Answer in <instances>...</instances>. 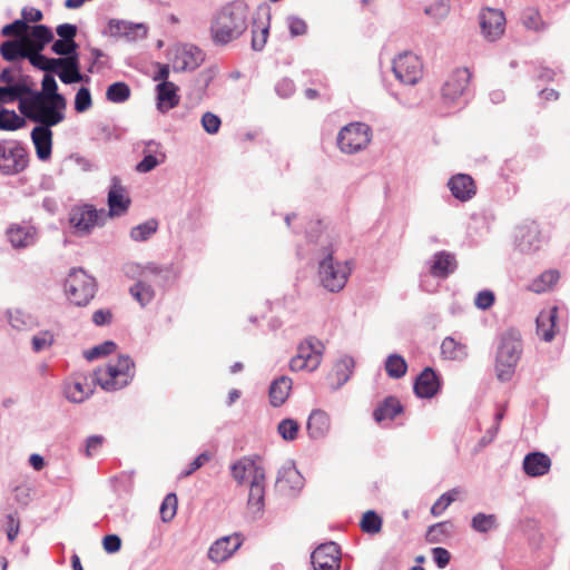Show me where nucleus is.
Returning <instances> with one entry per match:
<instances>
[{
    "label": "nucleus",
    "instance_id": "13d9d810",
    "mask_svg": "<svg viewBox=\"0 0 570 570\" xmlns=\"http://www.w3.org/2000/svg\"><path fill=\"white\" fill-rule=\"evenodd\" d=\"M117 345L112 341H106L99 345L94 346L89 351L85 352V357L88 361H94L100 356H106L111 354L116 350Z\"/></svg>",
    "mask_w": 570,
    "mask_h": 570
},
{
    "label": "nucleus",
    "instance_id": "e2e57ef3",
    "mask_svg": "<svg viewBox=\"0 0 570 570\" xmlns=\"http://www.w3.org/2000/svg\"><path fill=\"white\" fill-rule=\"evenodd\" d=\"M29 26L22 19L16 20L12 23L6 24L1 33L6 37L16 36L17 38L27 37L26 32L28 31Z\"/></svg>",
    "mask_w": 570,
    "mask_h": 570
},
{
    "label": "nucleus",
    "instance_id": "0eeeda50",
    "mask_svg": "<svg viewBox=\"0 0 570 570\" xmlns=\"http://www.w3.org/2000/svg\"><path fill=\"white\" fill-rule=\"evenodd\" d=\"M65 292L71 303L85 306L95 296V279L82 268H72L65 282Z\"/></svg>",
    "mask_w": 570,
    "mask_h": 570
},
{
    "label": "nucleus",
    "instance_id": "58836bf2",
    "mask_svg": "<svg viewBox=\"0 0 570 570\" xmlns=\"http://www.w3.org/2000/svg\"><path fill=\"white\" fill-rule=\"evenodd\" d=\"M6 314L10 326L17 331H27L36 326L35 317L22 309H8Z\"/></svg>",
    "mask_w": 570,
    "mask_h": 570
},
{
    "label": "nucleus",
    "instance_id": "4d7b16f0",
    "mask_svg": "<svg viewBox=\"0 0 570 570\" xmlns=\"http://www.w3.org/2000/svg\"><path fill=\"white\" fill-rule=\"evenodd\" d=\"M176 510H177V497L175 493H168L161 505H160V515H161V519L164 522H168L170 521L175 514H176Z\"/></svg>",
    "mask_w": 570,
    "mask_h": 570
},
{
    "label": "nucleus",
    "instance_id": "37998d69",
    "mask_svg": "<svg viewBox=\"0 0 570 570\" xmlns=\"http://www.w3.org/2000/svg\"><path fill=\"white\" fill-rule=\"evenodd\" d=\"M158 229V222L156 219H148L130 229V238L134 242L148 240Z\"/></svg>",
    "mask_w": 570,
    "mask_h": 570
},
{
    "label": "nucleus",
    "instance_id": "864d4df0",
    "mask_svg": "<svg viewBox=\"0 0 570 570\" xmlns=\"http://www.w3.org/2000/svg\"><path fill=\"white\" fill-rule=\"evenodd\" d=\"M459 494V490L458 489H452L445 493H443L435 502L434 504L432 505L431 508V513L434 515V517H439L441 515L446 509L453 502L455 501L456 499V495Z\"/></svg>",
    "mask_w": 570,
    "mask_h": 570
},
{
    "label": "nucleus",
    "instance_id": "de8ad7c7",
    "mask_svg": "<svg viewBox=\"0 0 570 570\" xmlns=\"http://www.w3.org/2000/svg\"><path fill=\"white\" fill-rule=\"evenodd\" d=\"M106 97L109 101L115 104L125 102L130 97V88L126 82H114L107 88Z\"/></svg>",
    "mask_w": 570,
    "mask_h": 570
},
{
    "label": "nucleus",
    "instance_id": "4be33fe9",
    "mask_svg": "<svg viewBox=\"0 0 570 570\" xmlns=\"http://www.w3.org/2000/svg\"><path fill=\"white\" fill-rule=\"evenodd\" d=\"M7 237L13 248H27L36 244L37 230L30 225L13 224L7 229Z\"/></svg>",
    "mask_w": 570,
    "mask_h": 570
},
{
    "label": "nucleus",
    "instance_id": "c85d7f7f",
    "mask_svg": "<svg viewBox=\"0 0 570 570\" xmlns=\"http://www.w3.org/2000/svg\"><path fill=\"white\" fill-rule=\"evenodd\" d=\"M63 393L70 402L81 403L90 396L92 390L87 377L77 376L65 383Z\"/></svg>",
    "mask_w": 570,
    "mask_h": 570
},
{
    "label": "nucleus",
    "instance_id": "774afa93",
    "mask_svg": "<svg viewBox=\"0 0 570 570\" xmlns=\"http://www.w3.org/2000/svg\"><path fill=\"white\" fill-rule=\"evenodd\" d=\"M104 436L91 435L86 440L85 453L86 456L91 458L96 455L104 444Z\"/></svg>",
    "mask_w": 570,
    "mask_h": 570
},
{
    "label": "nucleus",
    "instance_id": "473e14b6",
    "mask_svg": "<svg viewBox=\"0 0 570 570\" xmlns=\"http://www.w3.org/2000/svg\"><path fill=\"white\" fill-rule=\"evenodd\" d=\"M29 35L27 36V46L29 49L43 50L46 45L53 40L51 29L45 24H36L29 27Z\"/></svg>",
    "mask_w": 570,
    "mask_h": 570
},
{
    "label": "nucleus",
    "instance_id": "338daca9",
    "mask_svg": "<svg viewBox=\"0 0 570 570\" xmlns=\"http://www.w3.org/2000/svg\"><path fill=\"white\" fill-rule=\"evenodd\" d=\"M202 125L206 132L214 135L218 132L222 121L217 115L207 111L202 117Z\"/></svg>",
    "mask_w": 570,
    "mask_h": 570
},
{
    "label": "nucleus",
    "instance_id": "79ce46f5",
    "mask_svg": "<svg viewBox=\"0 0 570 570\" xmlns=\"http://www.w3.org/2000/svg\"><path fill=\"white\" fill-rule=\"evenodd\" d=\"M129 292L141 307L148 305L155 297V291L146 279H139L130 287Z\"/></svg>",
    "mask_w": 570,
    "mask_h": 570
},
{
    "label": "nucleus",
    "instance_id": "2f4dec72",
    "mask_svg": "<svg viewBox=\"0 0 570 570\" xmlns=\"http://www.w3.org/2000/svg\"><path fill=\"white\" fill-rule=\"evenodd\" d=\"M558 317V308L552 307L542 311L537 316V334L546 342H551L554 337L556 320Z\"/></svg>",
    "mask_w": 570,
    "mask_h": 570
},
{
    "label": "nucleus",
    "instance_id": "5701e85b",
    "mask_svg": "<svg viewBox=\"0 0 570 570\" xmlns=\"http://www.w3.org/2000/svg\"><path fill=\"white\" fill-rule=\"evenodd\" d=\"M306 429L308 436L312 440H322L327 436L331 431V417L321 409H315L311 412Z\"/></svg>",
    "mask_w": 570,
    "mask_h": 570
},
{
    "label": "nucleus",
    "instance_id": "7ed1b4c3",
    "mask_svg": "<svg viewBox=\"0 0 570 570\" xmlns=\"http://www.w3.org/2000/svg\"><path fill=\"white\" fill-rule=\"evenodd\" d=\"M522 353L521 336L514 330L504 332L498 345L495 357L497 376L505 382L511 379Z\"/></svg>",
    "mask_w": 570,
    "mask_h": 570
},
{
    "label": "nucleus",
    "instance_id": "69168bd1",
    "mask_svg": "<svg viewBox=\"0 0 570 570\" xmlns=\"http://www.w3.org/2000/svg\"><path fill=\"white\" fill-rule=\"evenodd\" d=\"M286 23L292 37L303 36L307 32L306 22L297 16H288Z\"/></svg>",
    "mask_w": 570,
    "mask_h": 570
},
{
    "label": "nucleus",
    "instance_id": "c03bdc74",
    "mask_svg": "<svg viewBox=\"0 0 570 570\" xmlns=\"http://www.w3.org/2000/svg\"><path fill=\"white\" fill-rule=\"evenodd\" d=\"M353 367L354 360L351 356H343L336 362L334 366V375L336 377L337 384L335 389H340L350 380Z\"/></svg>",
    "mask_w": 570,
    "mask_h": 570
},
{
    "label": "nucleus",
    "instance_id": "bf43d9fd",
    "mask_svg": "<svg viewBox=\"0 0 570 570\" xmlns=\"http://www.w3.org/2000/svg\"><path fill=\"white\" fill-rule=\"evenodd\" d=\"M77 49H78L77 42H70V41L61 40V39L56 40L51 47V50L56 55L61 56L60 58H67V57L73 56V55H78Z\"/></svg>",
    "mask_w": 570,
    "mask_h": 570
},
{
    "label": "nucleus",
    "instance_id": "ddd939ff",
    "mask_svg": "<svg viewBox=\"0 0 570 570\" xmlns=\"http://www.w3.org/2000/svg\"><path fill=\"white\" fill-rule=\"evenodd\" d=\"M105 33L115 38H124L127 41H137L147 37L148 27L141 22L110 19Z\"/></svg>",
    "mask_w": 570,
    "mask_h": 570
},
{
    "label": "nucleus",
    "instance_id": "f8f14e48",
    "mask_svg": "<svg viewBox=\"0 0 570 570\" xmlns=\"http://www.w3.org/2000/svg\"><path fill=\"white\" fill-rule=\"evenodd\" d=\"M480 28L488 41H497L505 30V16L502 10L484 8L479 14Z\"/></svg>",
    "mask_w": 570,
    "mask_h": 570
},
{
    "label": "nucleus",
    "instance_id": "f704fd0d",
    "mask_svg": "<svg viewBox=\"0 0 570 570\" xmlns=\"http://www.w3.org/2000/svg\"><path fill=\"white\" fill-rule=\"evenodd\" d=\"M59 79L67 85L80 82V81H88L89 78L85 77L80 72V63H79V56L73 55L71 57H68V61L63 67H61L60 72H58Z\"/></svg>",
    "mask_w": 570,
    "mask_h": 570
},
{
    "label": "nucleus",
    "instance_id": "a211bd4d",
    "mask_svg": "<svg viewBox=\"0 0 570 570\" xmlns=\"http://www.w3.org/2000/svg\"><path fill=\"white\" fill-rule=\"evenodd\" d=\"M204 61V52L196 46L184 45L176 50L173 61L175 71L195 70Z\"/></svg>",
    "mask_w": 570,
    "mask_h": 570
},
{
    "label": "nucleus",
    "instance_id": "a18cd8bd",
    "mask_svg": "<svg viewBox=\"0 0 570 570\" xmlns=\"http://www.w3.org/2000/svg\"><path fill=\"white\" fill-rule=\"evenodd\" d=\"M26 117H20L14 110L2 108L0 110V129L17 130L26 125Z\"/></svg>",
    "mask_w": 570,
    "mask_h": 570
},
{
    "label": "nucleus",
    "instance_id": "5fc2aeb1",
    "mask_svg": "<svg viewBox=\"0 0 570 570\" xmlns=\"http://www.w3.org/2000/svg\"><path fill=\"white\" fill-rule=\"evenodd\" d=\"M53 343L55 335L48 330L37 333L31 338L32 351L36 353L49 348Z\"/></svg>",
    "mask_w": 570,
    "mask_h": 570
},
{
    "label": "nucleus",
    "instance_id": "c756f323",
    "mask_svg": "<svg viewBox=\"0 0 570 570\" xmlns=\"http://www.w3.org/2000/svg\"><path fill=\"white\" fill-rule=\"evenodd\" d=\"M455 268V256L445 250L435 253L430 264V273L433 276L441 278L448 277V275L453 273Z\"/></svg>",
    "mask_w": 570,
    "mask_h": 570
},
{
    "label": "nucleus",
    "instance_id": "2eb2a0df",
    "mask_svg": "<svg viewBox=\"0 0 570 570\" xmlns=\"http://www.w3.org/2000/svg\"><path fill=\"white\" fill-rule=\"evenodd\" d=\"M105 210L98 212L91 205L76 207L70 214V224L79 235L88 234L91 228L99 224V219L104 217Z\"/></svg>",
    "mask_w": 570,
    "mask_h": 570
},
{
    "label": "nucleus",
    "instance_id": "9d476101",
    "mask_svg": "<svg viewBox=\"0 0 570 570\" xmlns=\"http://www.w3.org/2000/svg\"><path fill=\"white\" fill-rule=\"evenodd\" d=\"M372 131L364 122H351L344 126L337 135V147L344 154H355L370 144Z\"/></svg>",
    "mask_w": 570,
    "mask_h": 570
},
{
    "label": "nucleus",
    "instance_id": "39448f33",
    "mask_svg": "<svg viewBox=\"0 0 570 570\" xmlns=\"http://www.w3.org/2000/svg\"><path fill=\"white\" fill-rule=\"evenodd\" d=\"M135 375V363L128 355H120L115 364L95 371V381L102 390L112 392L127 386Z\"/></svg>",
    "mask_w": 570,
    "mask_h": 570
},
{
    "label": "nucleus",
    "instance_id": "6e6552de",
    "mask_svg": "<svg viewBox=\"0 0 570 570\" xmlns=\"http://www.w3.org/2000/svg\"><path fill=\"white\" fill-rule=\"evenodd\" d=\"M325 345L315 336H308L297 346L296 355L291 360L292 371L314 372L322 363Z\"/></svg>",
    "mask_w": 570,
    "mask_h": 570
},
{
    "label": "nucleus",
    "instance_id": "f257e3e1",
    "mask_svg": "<svg viewBox=\"0 0 570 570\" xmlns=\"http://www.w3.org/2000/svg\"><path fill=\"white\" fill-rule=\"evenodd\" d=\"M247 27L248 6L242 0H235L213 14L209 31L216 46H225L238 39Z\"/></svg>",
    "mask_w": 570,
    "mask_h": 570
},
{
    "label": "nucleus",
    "instance_id": "6e6d98bb",
    "mask_svg": "<svg viewBox=\"0 0 570 570\" xmlns=\"http://www.w3.org/2000/svg\"><path fill=\"white\" fill-rule=\"evenodd\" d=\"M299 430L298 423L293 419H284L277 425V432L285 441H294Z\"/></svg>",
    "mask_w": 570,
    "mask_h": 570
},
{
    "label": "nucleus",
    "instance_id": "4468645a",
    "mask_svg": "<svg viewBox=\"0 0 570 570\" xmlns=\"http://www.w3.org/2000/svg\"><path fill=\"white\" fill-rule=\"evenodd\" d=\"M471 79V73L466 68H460L453 71L442 88V97L445 102L454 104L459 98L465 96Z\"/></svg>",
    "mask_w": 570,
    "mask_h": 570
},
{
    "label": "nucleus",
    "instance_id": "603ef678",
    "mask_svg": "<svg viewBox=\"0 0 570 570\" xmlns=\"http://www.w3.org/2000/svg\"><path fill=\"white\" fill-rule=\"evenodd\" d=\"M473 530L480 533H487L498 527L494 514L476 513L471 521Z\"/></svg>",
    "mask_w": 570,
    "mask_h": 570
},
{
    "label": "nucleus",
    "instance_id": "423d86ee",
    "mask_svg": "<svg viewBox=\"0 0 570 570\" xmlns=\"http://www.w3.org/2000/svg\"><path fill=\"white\" fill-rule=\"evenodd\" d=\"M33 111L55 116H66L67 99L58 92V83L50 73H45L41 90L32 94Z\"/></svg>",
    "mask_w": 570,
    "mask_h": 570
},
{
    "label": "nucleus",
    "instance_id": "bb28decb",
    "mask_svg": "<svg viewBox=\"0 0 570 570\" xmlns=\"http://www.w3.org/2000/svg\"><path fill=\"white\" fill-rule=\"evenodd\" d=\"M551 468L550 458L542 452H531L523 459V470L532 478L544 475Z\"/></svg>",
    "mask_w": 570,
    "mask_h": 570
},
{
    "label": "nucleus",
    "instance_id": "f3484780",
    "mask_svg": "<svg viewBox=\"0 0 570 570\" xmlns=\"http://www.w3.org/2000/svg\"><path fill=\"white\" fill-rule=\"evenodd\" d=\"M276 489L286 495H293L303 487V476L292 461L286 462L278 470Z\"/></svg>",
    "mask_w": 570,
    "mask_h": 570
},
{
    "label": "nucleus",
    "instance_id": "052dcab7",
    "mask_svg": "<svg viewBox=\"0 0 570 570\" xmlns=\"http://www.w3.org/2000/svg\"><path fill=\"white\" fill-rule=\"evenodd\" d=\"M450 6L446 1H438L424 9V13L436 21H441L448 17Z\"/></svg>",
    "mask_w": 570,
    "mask_h": 570
},
{
    "label": "nucleus",
    "instance_id": "9b49d317",
    "mask_svg": "<svg viewBox=\"0 0 570 570\" xmlns=\"http://www.w3.org/2000/svg\"><path fill=\"white\" fill-rule=\"evenodd\" d=\"M392 70L402 83L415 85L422 76V63L416 55L405 51L393 60Z\"/></svg>",
    "mask_w": 570,
    "mask_h": 570
},
{
    "label": "nucleus",
    "instance_id": "f03ea898",
    "mask_svg": "<svg viewBox=\"0 0 570 570\" xmlns=\"http://www.w3.org/2000/svg\"><path fill=\"white\" fill-rule=\"evenodd\" d=\"M332 243L324 244L318 261V277L322 286L328 292L337 293L344 288L351 274L350 262H337L333 258Z\"/></svg>",
    "mask_w": 570,
    "mask_h": 570
},
{
    "label": "nucleus",
    "instance_id": "20e7f679",
    "mask_svg": "<svg viewBox=\"0 0 570 570\" xmlns=\"http://www.w3.org/2000/svg\"><path fill=\"white\" fill-rule=\"evenodd\" d=\"M24 117L37 124L30 134L37 157L42 161L49 160L52 151L53 136L51 128L62 122L66 119V116L31 112Z\"/></svg>",
    "mask_w": 570,
    "mask_h": 570
},
{
    "label": "nucleus",
    "instance_id": "8fccbe9b",
    "mask_svg": "<svg viewBox=\"0 0 570 570\" xmlns=\"http://www.w3.org/2000/svg\"><path fill=\"white\" fill-rule=\"evenodd\" d=\"M521 22L529 30L541 31L546 29L540 12L534 8H527L522 11Z\"/></svg>",
    "mask_w": 570,
    "mask_h": 570
},
{
    "label": "nucleus",
    "instance_id": "412c9836",
    "mask_svg": "<svg viewBox=\"0 0 570 570\" xmlns=\"http://www.w3.org/2000/svg\"><path fill=\"white\" fill-rule=\"evenodd\" d=\"M238 534L223 537L216 540L208 550V558L214 562H223L240 547Z\"/></svg>",
    "mask_w": 570,
    "mask_h": 570
},
{
    "label": "nucleus",
    "instance_id": "a19ab883",
    "mask_svg": "<svg viewBox=\"0 0 570 570\" xmlns=\"http://www.w3.org/2000/svg\"><path fill=\"white\" fill-rule=\"evenodd\" d=\"M17 86H23L28 89V91L23 92L24 99H20V104H18V109L21 112L22 116H26L28 114L35 112L33 111V101H32V94L36 92V90L32 88V80L29 76H20L18 80H14Z\"/></svg>",
    "mask_w": 570,
    "mask_h": 570
},
{
    "label": "nucleus",
    "instance_id": "b1692460",
    "mask_svg": "<svg viewBox=\"0 0 570 570\" xmlns=\"http://www.w3.org/2000/svg\"><path fill=\"white\" fill-rule=\"evenodd\" d=\"M439 389L440 383L438 375L431 367L424 368L414 383V392L422 399H430L434 396Z\"/></svg>",
    "mask_w": 570,
    "mask_h": 570
},
{
    "label": "nucleus",
    "instance_id": "0e129e2a",
    "mask_svg": "<svg viewBox=\"0 0 570 570\" xmlns=\"http://www.w3.org/2000/svg\"><path fill=\"white\" fill-rule=\"evenodd\" d=\"M92 106V99L90 90L86 87H81L75 97V109L77 112H85Z\"/></svg>",
    "mask_w": 570,
    "mask_h": 570
},
{
    "label": "nucleus",
    "instance_id": "393cba45",
    "mask_svg": "<svg viewBox=\"0 0 570 570\" xmlns=\"http://www.w3.org/2000/svg\"><path fill=\"white\" fill-rule=\"evenodd\" d=\"M454 198L466 202L475 195V185L471 176L465 174L454 175L448 183Z\"/></svg>",
    "mask_w": 570,
    "mask_h": 570
},
{
    "label": "nucleus",
    "instance_id": "680f3d73",
    "mask_svg": "<svg viewBox=\"0 0 570 570\" xmlns=\"http://www.w3.org/2000/svg\"><path fill=\"white\" fill-rule=\"evenodd\" d=\"M166 155H160L157 157L156 155L144 154V158L136 165V170L138 173H149L155 169L159 164L164 163Z\"/></svg>",
    "mask_w": 570,
    "mask_h": 570
},
{
    "label": "nucleus",
    "instance_id": "a878e982",
    "mask_svg": "<svg viewBox=\"0 0 570 570\" xmlns=\"http://www.w3.org/2000/svg\"><path fill=\"white\" fill-rule=\"evenodd\" d=\"M157 109L165 114L179 104L178 87L174 82H159L156 87Z\"/></svg>",
    "mask_w": 570,
    "mask_h": 570
},
{
    "label": "nucleus",
    "instance_id": "ea45409f",
    "mask_svg": "<svg viewBox=\"0 0 570 570\" xmlns=\"http://www.w3.org/2000/svg\"><path fill=\"white\" fill-rule=\"evenodd\" d=\"M560 273L557 269L544 271L541 275L534 278L529 285V289L537 294L544 293L553 287L559 281Z\"/></svg>",
    "mask_w": 570,
    "mask_h": 570
},
{
    "label": "nucleus",
    "instance_id": "49530a36",
    "mask_svg": "<svg viewBox=\"0 0 570 570\" xmlns=\"http://www.w3.org/2000/svg\"><path fill=\"white\" fill-rule=\"evenodd\" d=\"M385 371L392 379H401L407 371L405 360L399 354H391L385 361Z\"/></svg>",
    "mask_w": 570,
    "mask_h": 570
},
{
    "label": "nucleus",
    "instance_id": "7c9ffc66",
    "mask_svg": "<svg viewBox=\"0 0 570 570\" xmlns=\"http://www.w3.org/2000/svg\"><path fill=\"white\" fill-rule=\"evenodd\" d=\"M0 53L2 58L7 61L26 59L27 57H29L27 37L3 41L0 46Z\"/></svg>",
    "mask_w": 570,
    "mask_h": 570
},
{
    "label": "nucleus",
    "instance_id": "1a4fd4ad",
    "mask_svg": "<svg viewBox=\"0 0 570 570\" xmlns=\"http://www.w3.org/2000/svg\"><path fill=\"white\" fill-rule=\"evenodd\" d=\"M28 151L22 142L14 139L0 140V173L17 175L28 166Z\"/></svg>",
    "mask_w": 570,
    "mask_h": 570
},
{
    "label": "nucleus",
    "instance_id": "6ab92c4d",
    "mask_svg": "<svg viewBox=\"0 0 570 570\" xmlns=\"http://www.w3.org/2000/svg\"><path fill=\"white\" fill-rule=\"evenodd\" d=\"M130 205V198L117 176L111 178V186L108 191L109 216H121L127 213Z\"/></svg>",
    "mask_w": 570,
    "mask_h": 570
},
{
    "label": "nucleus",
    "instance_id": "3c124183",
    "mask_svg": "<svg viewBox=\"0 0 570 570\" xmlns=\"http://www.w3.org/2000/svg\"><path fill=\"white\" fill-rule=\"evenodd\" d=\"M28 91L23 86H17L16 82L0 87V104H9L24 99L23 92Z\"/></svg>",
    "mask_w": 570,
    "mask_h": 570
},
{
    "label": "nucleus",
    "instance_id": "e433bc0d",
    "mask_svg": "<svg viewBox=\"0 0 570 570\" xmlns=\"http://www.w3.org/2000/svg\"><path fill=\"white\" fill-rule=\"evenodd\" d=\"M402 411L403 406L400 401L393 396H389L374 410L373 416L374 420L380 423L385 420H393Z\"/></svg>",
    "mask_w": 570,
    "mask_h": 570
},
{
    "label": "nucleus",
    "instance_id": "09e8293b",
    "mask_svg": "<svg viewBox=\"0 0 570 570\" xmlns=\"http://www.w3.org/2000/svg\"><path fill=\"white\" fill-rule=\"evenodd\" d=\"M382 518L373 510L366 511L360 522V527L364 533L376 534L382 529Z\"/></svg>",
    "mask_w": 570,
    "mask_h": 570
},
{
    "label": "nucleus",
    "instance_id": "c9c22d12",
    "mask_svg": "<svg viewBox=\"0 0 570 570\" xmlns=\"http://www.w3.org/2000/svg\"><path fill=\"white\" fill-rule=\"evenodd\" d=\"M292 390V380L288 376H281L274 380L269 386V399L273 406H281L288 399Z\"/></svg>",
    "mask_w": 570,
    "mask_h": 570
},
{
    "label": "nucleus",
    "instance_id": "72a5a7b5",
    "mask_svg": "<svg viewBox=\"0 0 570 570\" xmlns=\"http://www.w3.org/2000/svg\"><path fill=\"white\" fill-rule=\"evenodd\" d=\"M171 275L170 266H158L149 263L141 267L140 279H146L147 283H156L158 285H166Z\"/></svg>",
    "mask_w": 570,
    "mask_h": 570
},
{
    "label": "nucleus",
    "instance_id": "dca6fc26",
    "mask_svg": "<svg viewBox=\"0 0 570 570\" xmlns=\"http://www.w3.org/2000/svg\"><path fill=\"white\" fill-rule=\"evenodd\" d=\"M314 570H338L340 547L335 542L318 546L311 556Z\"/></svg>",
    "mask_w": 570,
    "mask_h": 570
},
{
    "label": "nucleus",
    "instance_id": "cd10ccee",
    "mask_svg": "<svg viewBox=\"0 0 570 570\" xmlns=\"http://www.w3.org/2000/svg\"><path fill=\"white\" fill-rule=\"evenodd\" d=\"M234 480L243 484L247 479H254L258 473H265L263 466L249 458H242L230 466Z\"/></svg>",
    "mask_w": 570,
    "mask_h": 570
},
{
    "label": "nucleus",
    "instance_id": "aec40b11",
    "mask_svg": "<svg viewBox=\"0 0 570 570\" xmlns=\"http://www.w3.org/2000/svg\"><path fill=\"white\" fill-rule=\"evenodd\" d=\"M265 473H258L249 483L247 508L253 518H258L264 510Z\"/></svg>",
    "mask_w": 570,
    "mask_h": 570
},
{
    "label": "nucleus",
    "instance_id": "4c0bfd02",
    "mask_svg": "<svg viewBox=\"0 0 570 570\" xmlns=\"http://www.w3.org/2000/svg\"><path fill=\"white\" fill-rule=\"evenodd\" d=\"M441 353L446 360L463 361L468 356V346L448 336L441 344Z\"/></svg>",
    "mask_w": 570,
    "mask_h": 570
}]
</instances>
